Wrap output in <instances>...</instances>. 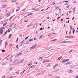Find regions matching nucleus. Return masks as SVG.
Here are the masks:
<instances>
[{"instance_id": "nucleus-1", "label": "nucleus", "mask_w": 78, "mask_h": 78, "mask_svg": "<svg viewBox=\"0 0 78 78\" xmlns=\"http://www.w3.org/2000/svg\"><path fill=\"white\" fill-rule=\"evenodd\" d=\"M12 58V55H9L7 57V58L6 59V60H9L10 59H11Z\"/></svg>"}, {"instance_id": "nucleus-2", "label": "nucleus", "mask_w": 78, "mask_h": 78, "mask_svg": "<svg viewBox=\"0 0 78 78\" xmlns=\"http://www.w3.org/2000/svg\"><path fill=\"white\" fill-rule=\"evenodd\" d=\"M70 60L69 59H64L62 62V63H64L66 62V61H69Z\"/></svg>"}, {"instance_id": "nucleus-3", "label": "nucleus", "mask_w": 78, "mask_h": 78, "mask_svg": "<svg viewBox=\"0 0 78 78\" xmlns=\"http://www.w3.org/2000/svg\"><path fill=\"white\" fill-rule=\"evenodd\" d=\"M37 46V45L35 44L32 47H31L30 48V50H31L32 49H34V48H36V47Z\"/></svg>"}, {"instance_id": "nucleus-4", "label": "nucleus", "mask_w": 78, "mask_h": 78, "mask_svg": "<svg viewBox=\"0 0 78 78\" xmlns=\"http://www.w3.org/2000/svg\"><path fill=\"white\" fill-rule=\"evenodd\" d=\"M3 31V28H1L0 29V35L2 33Z\"/></svg>"}, {"instance_id": "nucleus-5", "label": "nucleus", "mask_w": 78, "mask_h": 78, "mask_svg": "<svg viewBox=\"0 0 78 78\" xmlns=\"http://www.w3.org/2000/svg\"><path fill=\"white\" fill-rule=\"evenodd\" d=\"M44 38V35H41L40 36L39 38V39H43Z\"/></svg>"}, {"instance_id": "nucleus-6", "label": "nucleus", "mask_w": 78, "mask_h": 78, "mask_svg": "<svg viewBox=\"0 0 78 78\" xmlns=\"http://www.w3.org/2000/svg\"><path fill=\"white\" fill-rule=\"evenodd\" d=\"M67 43H68V42L66 41H62L61 43H60V44H67Z\"/></svg>"}, {"instance_id": "nucleus-7", "label": "nucleus", "mask_w": 78, "mask_h": 78, "mask_svg": "<svg viewBox=\"0 0 78 78\" xmlns=\"http://www.w3.org/2000/svg\"><path fill=\"white\" fill-rule=\"evenodd\" d=\"M8 33V31H6L5 32V33L2 36V37H3V36H5L6 34H7Z\"/></svg>"}, {"instance_id": "nucleus-8", "label": "nucleus", "mask_w": 78, "mask_h": 78, "mask_svg": "<svg viewBox=\"0 0 78 78\" xmlns=\"http://www.w3.org/2000/svg\"><path fill=\"white\" fill-rule=\"evenodd\" d=\"M58 64H55L53 67V69H55V67H57V66H58Z\"/></svg>"}, {"instance_id": "nucleus-9", "label": "nucleus", "mask_w": 78, "mask_h": 78, "mask_svg": "<svg viewBox=\"0 0 78 78\" xmlns=\"http://www.w3.org/2000/svg\"><path fill=\"white\" fill-rule=\"evenodd\" d=\"M58 8H59V7H58V5H56L55 6V9H58Z\"/></svg>"}, {"instance_id": "nucleus-10", "label": "nucleus", "mask_w": 78, "mask_h": 78, "mask_svg": "<svg viewBox=\"0 0 78 78\" xmlns=\"http://www.w3.org/2000/svg\"><path fill=\"white\" fill-rule=\"evenodd\" d=\"M31 64H32V62H30L29 63V64H28V66H31Z\"/></svg>"}, {"instance_id": "nucleus-11", "label": "nucleus", "mask_w": 78, "mask_h": 78, "mask_svg": "<svg viewBox=\"0 0 78 78\" xmlns=\"http://www.w3.org/2000/svg\"><path fill=\"white\" fill-rule=\"evenodd\" d=\"M9 14H10L9 13H8L5 15V16H6V17H8L9 16Z\"/></svg>"}, {"instance_id": "nucleus-12", "label": "nucleus", "mask_w": 78, "mask_h": 78, "mask_svg": "<svg viewBox=\"0 0 78 78\" xmlns=\"http://www.w3.org/2000/svg\"><path fill=\"white\" fill-rule=\"evenodd\" d=\"M5 48H6V46H7V41H6L5 43Z\"/></svg>"}, {"instance_id": "nucleus-13", "label": "nucleus", "mask_w": 78, "mask_h": 78, "mask_svg": "<svg viewBox=\"0 0 78 78\" xmlns=\"http://www.w3.org/2000/svg\"><path fill=\"white\" fill-rule=\"evenodd\" d=\"M62 58V56H61L60 57H59L58 58L57 60H60V59H61V58Z\"/></svg>"}, {"instance_id": "nucleus-14", "label": "nucleus", "mask_w": 78, "mask_h": 78, "mask_svg": "<svg viewBox=\"0 0 78 78\" xmlns=\"http://www.w3.org/2000/svg\"><path fill=\"white\" fill-rule=\"evenodd\" d=\"M23 61H24V59L22 60L21 61L18 62V64H20L21 63H22V62H23Z\"/></svg>"}, {"instance_id": "nucleus-15", "label": "nucleus", "mask_w": 78, "mask_h": 78, "mask_svg": "<svg viewBox=\"0 0 78 78\" xmlns=\"http://www.w3.org/2000/svg\"><path fill=\"white\" fill-rule=\"evenodd\" d=\"M35 66H36V65H32L30 68H29V69H30V68H32V67H35Z\"/></svg>"}, {"instance_id": "nucleus-16", "label": "nucleus", "mask_w": 78, "mask_h": 78, "mask_svg": "<svg viewBox=\"0 0 78 78\" xmlns=\"http://www.w3.org/2000/svg\"><path fill=\"white\" fill-rule=\"evenodd\" d=\"M52 75H53V74H51L48 75V76L49 77H51L52 76Z\"/></svg>"}, {"instance_id": "nucleus-17", "label": "nucleus", "mask_w": 78, "mask_h": 78, "mask_svg": "<svg viewBox=\"0 0 78 78\" xmlns=\"http://www.w3.org/2000/svg\"><path fill=\"white\" fill-rule=\"evenodd\" d=\"M1 2H6V0H2Z\"/></svg>"}, {"instance_id": "nucleus-18", "label": "nucleus", "mask_w": 78, "mask_h": 78, "mask_svg": "<svg viewBox=\"0 0 78 78\" xmlns=\"http://www.w3.org/2000/svg\"><path fill=\"white\" fill-rule=\"evenodd\" d=\"M46 67H50V65L49 64L47 65Z\"/></svg>"}, {"instance_id": "nucleus-19", "label": "nucleus", "mask_w": 78, "mask_h": 78, "mask_svg": "<svg viewBox=\"0 0 78 78\" xmlns=\"http://www.w3.org/2000/svg\"><path fill=\"white\" fill-rule=\"evenodd\" d=\"M11 31V28H9V29L7 30V31H8V33H9V32H10Z\"/></svg>"}, {"instance_id": "nucleus-20", "label": "nucleus", "mask_w": 78, "mask_h": 78, "mask_svg": "<svg viewBox=\"0 0 78 78\" xmlns=\"http://www.w3.org/2000/svg\"><path fill=\"white\" fill-rule=\"evenodd\" d=\"M11 34H9V37L8 38V39H10L11 38Z\"/></svg>"}, {"instance_id": "nucleus-21", "label": "nucleus", "mask_w": 78, "mask_h": 78, "mask_svg": "<svg viewBox=\"0 0 78 78\" xmlns=\"http://www.w3.org/2000/svg\"><path fill=\"white\" fill-rule=\"evenodd\" d=\"M70 64V62H68L67 63H65V65H68V64Z\"/></svg>"}, {"instance_id": "nucleus-22", "label": "nucleus", "mask_w": 78, "mask_h": 78, "mask_svg": "<svg viewBox=\"0 0 78 78\" xmlns=\"http://www.w3.org/2000/svg\"><path fill=\"white\" fill-rule=\"evenodd\" d=\"M56 40H57V39H55L53 40H51V42H53V41H56Z\"/></svg>"}, {"instance_id": "nucleus-23", "label": "nucleus", "mask_w": 78, "mask_h": 78, "mask_svg": "<svg viewBox=\"0 0 78 78\" xmlns=\"http://www.w3.org/2000/svg\"><path fill=\"white\" fill-rule=\"evenodd\" d=\"M33 41V40L32 39H30L29 40L28 42H31V41Z\"/></svg>"}, {"instance_id": "nucleus-24", "label": "nucleus", "mask_w": 78, "mask_h": 78, "mask_svg": "<svg viewBox=\"0 0 78 78\" xmlns=\"http://www.w3.org/2000/svg\"><path fill=\"white\" fill-rule=\"evenodd\" d=\"M70 37L69 36H67L65 37V38H70Z\"/></svg>"}, {"instance_id": "nucleus-25", "label": "nucleus", "mask_w": 78, "mask_h": 78, "mask_svg": "<svg viewBox=\"0 0 78 78\" xmlns=\"http://www.w3.org/2000/svg\"><path fill=\"white\" fill-rule=\"evenodd\" d=\"M69 5V2H66L64 4V5Z\"/></svg>"}, {"instance_id": "nucleus-26", "label": "nucleus", "mask_w": 78, "mask_h": 78, "mask_svg": "<svg viewBox=\"0 0 78 78\" xmlns=\"http://www.w3.org/2000/svg\"><path fill=\"white\" fill-rule=\"evenodd\" d=\"M72 70H69L68 71V73H71Z\"/></svg>"}, {"instance_id": "nucleus-27", "label": "nucleus", "mask_w": 78, "mask_h": 78, "mask_svg": "<svg viewBox=\"0 0 78 78\" xmlns=\"http://www.w3.org/2000/svg\"><path fill=\"white\" fill-rule=\"evenodd\" d=\"M17 2V0H12V2Z\"/></svg>"}, {"instance_id": "nucleus-28", "label": "nucleus", "mask_w": 78, "mask_h": 78, "mask_svg": "<svg viewBox=\"0 0 78 78\" xmlns=\"http://www.w3.org/2000/svg\"><path fill=\"white\" fill-rule=\"evenodd\" d=\"M44 27H43V28H41L40 29V30H44Z\"/></svg>"}, {"instance_id": "nucleus-29", "label": "nucleus", "mask_w": 78, "mask_h": 78, "mask_svg": "<svg viewBox=\"0 0 78 78\" xmlns=\"http://www.w3.org/2000/svg\"><path fill=\"white\" fill-rule=\"evenodd\" d=\"M2 7H3V8H6V6L4 5L2 6Z\"/></svg>"}, {"instance_id": "nucleus-30", "label": "nucleus", "mask_w": 78, "mask_h": 78, "mask_svg": "<svg viewBox=\"0 0 78 78\" xmlns=\"http://www.w3.org/2000/svg\"><path fill=\"white\" fill-rule=\"evenodd\" d=\"M18 56H19V55H18V54H17L16 55L15 57V58H17Z\"/></svg>"}, {"instance_id": "nucleus-31", "label": "nucleus", "mask_w": 78, "mask_h": 78, "mask_svg": "<svg viewBox=\"0 0 78 78\" xmlns=\"http://www.w3.org/2000/svg\"><path fill=\"white\" fill-rule=\"evenodd\" d=\"M73 34L74 33H75V29H74V28H73Z\"/></svg>"}, {"instance_id": "nucleus-32", "label": "nucleus", "mask_w": 78, "mask_h": 78, "mask_svg": "<svg viewBox=\"0 0 78 78\" xmlns=\"http://www.w3.org/2000/svg\"><path fill=\"white\" fill-rule=\"evenodd\" d=\"M18 39H19V38H17V40H16V43H17V41H18Z\"/></svg>"}, {"instance_id": "nucleus-33", "label": "nucleus", "mask_w": 78, "mask_h": 78, "mask_svg": "<svg viewBox=\"0 0 78 78\" xmlns=\"http://www.w3.org/2000/svg\"><path fill=\"white\" fill-rule=\"evenodd\" d=\"M18 39H19V38H17V40H16V43H17V41H18Z\"/></svg>"}, {"instance_id": "nucleus-34", "label": "nucleus", "mask_w": 78, "mask_h": 78, "mask_svg": "<svg viewBox=\"0 0 78 78\" xmlns=\"http://www.w3.org/2000/svg\"><path fill=\"white\" fill-rule=\"evenodd\" d=\"M28 37H29V36H28L27 37H26L25 39V40H27V39H28Z\"/></svg>"}, {"instance_id": "nucleus-35", "label": "nucleus", "mask_w": 78, "mask_h": 78, "mask_svg": "<svg viewBox=\"0 0 78 78\" xmlns=\"http://www.w3.org/2000/svg\"><path fill=\"white\" fill-rule=\"evenodd\" d=\"M8 19H7L6 20H5L4 21L5 22H7V21H8Z\"/></svg>"}, {"instance_id": "nucleus-36", "label": "nucleus", "mask_w": 78, "mask_h": 78, "mask_svg": "<svg viewBox=\"0 0 78 78\" xmlns=\"http://www.w3.org/2000/svg\"><path fill=\"white\" fill-rule=\"evenodd\" d=\"M45 62H46V61H44L42 62V63H45Z\"/></svg>"}, {"instance_id": "nucleus-37", "label": "nucleus", "mask_w": 78, "mask_h": 78, "mask_svg": "<svg viewBox=\"0 0 78 78\" xmlns=\"http://www.w3.org/2000/svg\"><path fill=\"white\" fill-rule=\"evenodd\" d=\"M14 23H13L12 25H11L9 27H12V25H14Z\"/></svg>"}, {"instance_id": "nucleus-38", "label": "nucleus", "mask_w": 78, "mask_h": 78, "mask_svg": "<svg viewBox=\"0 0 78 78\" xmlns=\"http://www.w3.org/2000/svg\"><path fill=\"white\" fill-rule=\"evenodd\" d=\"M42 57H40L39 58V59H42Z\"/></svg>"}, {"instance_id": "nucleus-39", "label": "nucleus", "mask_w": 78, "mask_h": 78, "mask_svg": "<svg viewBox=\"0 0 78 78\" xmlns=\"http://www.w3.org/2000/svg\"><path fill=\"white\" fill-rule=\"evenodd\" d=\"M24 44H25V43H23L22 44L20 45V46L21 47H22V46L23 45H24Z\"/></svg>"}, {"instance_id": "nucleus-40", "label": "nucleus", "mask_w": 78, "mask_h": 78, "mask_svg": "<svg viewBox=\"0 0 78 78\" xmlns=\"http://www.w3.org/2000/svg\"><path fill=\"white\" fill-rule=\"evenodd\" d=\"M5 50H2V53H4V52H5Z\"/></svg>"}, {"instance_id": "nucleus-41", "label": "nucleus", "mask_w": 78, "mask_h": 78, "mask_svg": "<svg viewBox=\"0 0 78 78\" xmlns=\"http://www.w3.org/2000/svg\"><path fill=\"white\" fill-rule=\"evenodd\" d=\"M22 53H21L18 54V56H19L20 55H21L22 54Z\"/></svg>"}, {"instance_id": "nucleus-42", "label": "nucleus", "mask_w": 78, "mask_h": 78, "mask_svg": "<svg viewBox=\"0 0 78 78\" xmlns=\"http://www.w3.org/2000/svg\"><path fill=\"white\" fill-rule=\"evenodd\" d=\"M50 62V60L46 61V62Z\"/></svg>"}, {"instance_id": "nucleus-43", "label": "nucleus", "mask_w": 78, "mask_h": 78, "mask_svg": "<svg viewBox=\"0 0 78 78\" xmlns=\"http://www.w3.org/2000/svg\"><path fill=\"white\" fill-rule=\"evenodd\" d=\"M28 15H27V16H25L24 17V18H25L26 17H28Z\"/></svg>"}, {"instance_id": "nucleus-44", "label": "nucleus", "mask_w": 78, "mask_h": 78, "mask_svg": "<svg viewBox=\"0 0 78 78\" xmlns=\"http://www.w3.org/2000/svg\"><path fill=\"white\" fill-rule=\"evenodd\" d=\"M12 68H13L12 67L11 68H10L9 69V70H11L12 69Z\"/></svg>"}, {"instance_id": "nucleus-45", "label": "nucleus", "mask_w": 78, "mask_h": 78, "mask_svg": "<svg viewBox=\"0 0 78 78\" xmlns=\"http://www.w3.org/2000/svg\"><path fill=\"white\" fill-rule=\"evenodd\" d=\"M70 37V38H74V37H73V36H71Z\"/></svg>"}, {"instance_id": "nucleus-46", "label": "nucleus", "mask_w": 78, "mask_h": 78, "mask_svg": "<svg viewBox=\"0 0 78 78\" xmlns=\"http://www.w3.org/2000/svg\"><path fill=\"white\" fill-rule=\"evenodd\" d=\"M38 24V23H37L35 25H36V27H37V25Z\"/></svg>"}, {"instance_id": "nucleus-47", "label": "nucleus", "mask_w": 78, "mask_h": 78, "mask_svg": "<svg viewBox=\"0 0 78 78\" xmlns=\"http://www.w3.org/2000/svg\"><path fill=\"white\" fill-rule=\"evenodd\" d=\"M70 28H72V25L70 26Z\"/></svg>"}, {"instance_id": "nucleus-48", "label": "nucleus", "mask_w": 78, "mask_h": 78, "mask_svg": "<svg viewBox=\"0 0 78 78\" xmlns=\"http://www.w3.org/2000/svg\"><path fill=\"white\" fill-rule=\"evenodd\" d=\"M59 69H58V70H56L55 72H58V71H59Z\"/></svg>"}, {"instance_id": "nucleus-49", "label": "nucleus", "mask_w": 78, "mask_h": 78, "mask_svg": "<svg viewBox=\"0 0 78 78\" xmlns=\"http://www.w3.org/2000/svg\"><path fill=\"white\" fill-rule=\"evenodd\" d=\"M63 20H64V19H62L61 20V22H62V21H63Z\"/></svg>"}, {"instance_id": "nucleus-50", "label": "nucleus", "mask_w": 78, "mask_h": 78, "mask_svg": "<svg viewBox=\"0 0 78 78\" xmlns=\"http://www.w3.org/2000/svg\"><path fill=\"white\" fill-rule=\"evenodd\" d=\"M10 47H12V44H10V46H9Z\"/></svg>"}, {"instance_id": "nucleus-51", "label": "nucleus", "mask_w": 78, "mask_h": 78, "mask_svg": "<svg viewBox=\"0 0 78 78\" xmlns=\"http://www.w3.org/2000/svg\"><path fill=\"white\" fill-rule=\"evenodd\" d=\"M18 61V60H16L14 61L13 62H16V61Z\"/></svg>"}, {"instance_id": "nucleus-52", "label": "nucleus", "mask_w": 78, "mask_h": 78, "mask_svg": "<svg viewBox=\"0 0 78 78\" xmlns=\"http://www.w3.org/2000/svg\"><path fill=\"white\" fill-rule=\"evenodd\" d=\"M16 48H18V45H16Z\"/></svg>"}, {"instance_id": "nucleus-53", "label": "nucleus", "mask_w": 78, "mask_h": 78, "mask_svg": "<svg viewBox=\"0 0 78 78\" xmlns=\"http://www.w3.org/2000/svg\"><path fill=\"white\" fill-rule=\"evenodd\" d=\"M34 64H37V62H34Z\"/></svg>"}, {"instance_id": "nucleus-54", "label": "nucleus", "mask_w": 78, "mask_h": 78, "mask_svg": "<svg viewBox=\"0 0 78 78\" xmlns=\"http://www.w3.org/2000/svg\"><path fill=\"white\" fill-rule=\"evenodd\" d=\"M6 25L5 23L3 25V27H5V26H6Z\"/></svg>"}, {"instance_id": "nucleus-55", "label": "nucleus", "mask_w": 78, "mask_h": 78, "mask_svg": "<svg viewBox=\"0 0 78 78\" xmlns=\"http://www.w3.org/2000/svg\"><path fill=\"white\" fill-rule=\"evenodd\" d=\"M29 42L28 41H27L26 43H27V44H29V42Z\"/></svg>"}, {"instance_id": "nucleus-56", "label": "nucleus", "mask_w": 78, "mask_h": 78, "mask_svg": "<svg viewBox=\"0 0 78 78\" xmlns=\"http://www.w3.org/2000/svg\"><path fill=\"white\" fill-rule=\"evenodd\" d=\"M66 42H68V43H72V42L71 41H67Z\"/></svg>"}, {"instance_id": "nucleus-57", "label": "nucleus", "mask_w": 78, "mask_h": 78, "mask_svg": "<svg viewBox=\"0 0 78 78\" xmlns=\"http://www.w3.org/2000/svg\"><path fill=\"white\" fill-rule=\"evenodd\" d=\"M28 22V21L27 20V21H24V22Z\"/></svg>"}, {"instance_id": "nucleus-58", "label": "nucleus", "mask_w": 78, "mask_h": 78, "mask_svg": "<svg viewBox=\"0 0 78 78\" xmlns=\"http://www.w3.org/2000/svg\"><path fill=\"white\" fill-rule=\"evenodd\" d=\"M20 37H22V34H20Z\"/></svg>"}, {"instance_id": "nucleus-59", "label": "nucleus", "mask_w": 78, "mask_h": 78, "mask_svg": "<svg viewBox=\"0 0 78 78\" xmlns=\"http://www.w3.org/2000/svg\"><path fill=\"white\" fill-rule=\"evenodd\" d=\"M70 30L71 31H73V29H72V28H70Z\"/></svg>"}, {"instance_id": "nucleus-60", "label": "nucleus", "mask_w": 78, "mask_h": 78, "mask_svg": "<svg viewBox=\"0 0 78 78\" xmlns=\"http://www.w3.org/2000/svg\"><path fill=\"white\" fill-rule=\"evenodd\" d=\"M69 6H70V5H69L68 6H67L66 7V8H69Z\"/></svg>"}, {"instance_id": "nucleus-61", "label": "nucleus", "mask_w": 78, "mask_h": 78, "mask_svg": "<svg viewBox=\"0 0 78 78\" xmlns=\"http://www.w3.org/2000/svg\"><path fill=\"white\" fill-rule=\"evenodd\" d=\"M35 9V8H32V9L33 10H35V9Z\"/></svg>"}, {"instance_id": "nucleus-62", "label": "nucleus", "mask_w": 78, "mask_h": 78, "mask_svg": "<svg viewBox=\"0 0 78 78\" xmlns=\"http://www.w3.org/2000/svg\"><path fill=\"white\" fill-rule=\"evenodd\" d=\"M25 11V9H23L22 10V11Z\"/></svg>"}, {"instance_id": "nucleus-63", "label": "nucleus", "mask_w": 78, "mask_h": 78, "mask_svg": "<svg viewBox=\"0 0 78 78\" xmlns=\"http://www.w3.org/2000/svg\"><path fill=\"white\" fill-rule=\"evenodd\" d=\"M72 50H71L70 51H69V53H72Z\"/></svg>"}, {"instance_id": "nucleus-64", "label": "nucleus", "mask_w": 78, "mask_h": 78, "mask_svg": "<svg viewBox=\"0 0 78 78\" xmlns=\"http://www.w3.org/2000/svg\"><path fill=\"white\" fill-rule=\"evenodd\" d=\"M69 34H71L72 33V32H71V31H70L69 32Z\"/></svg>"}]
</instances>
